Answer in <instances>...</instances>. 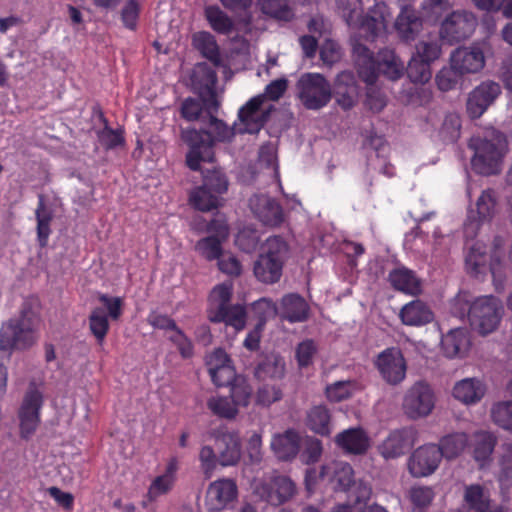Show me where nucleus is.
Segmentation results:
<instances>
[{
  "label": "nucleus",
  "instance_id": "f257e3e1",
  "mask_svg": "<svg viewBox=\"0 0 512 512\" xmlns=\"http://www.w3.org/2000/svg\"><path fill=\"white\" fill-rule=\"evenodd\" d=\"M209 125L214 137L207 130L187 128L182 131V140L189 146L186 155V164L192 171H199L201 162L213 160V146L215 141L225 142L235 135V128L229 127L222 120L209 113Z\"/></svg>",
  "mask_w": 512,
  "mask_h": 512
},
{
  "label": "nucleus",
  "instance_id": "f03ea898",
  "mask_svg": "<svg viewBox=\"0 0 512 512\" xmlns=\"http://www.w3.org/2000/svg\"><path fill=\"white\" fill-rule=\"evenodd\" d=\"M452 311L461 319L467 316L474 329L481 335H487L497 329L503 315V305L493 295L481 296L470 303L466 294H458L452 304Z\"/></svg>",
  "mask_w": 512,
  "mask_h": 512
},
{
  "label": "nucleus",
  "instance_id": "7ed1b4c3",
  "mask_svg": "<svg viewBox=\"0 0 512 512\" xmlns=\"http://www.w3.org/2000/svg\"><path fill=\"white\" fill-rule=\"evenodd\" d=\"M288 88V80L280 78L271 81L265 87L264 95H257L251 98L244 106L239 109L238 119L243 125V128H239L240 134L258 133L268 121L270 110L261 111V106L264 102L265 97L271 101L279 100Z\"/></svg>",
  "mask_w": 512,
  "mask_h": 512
},
{
  "label": "nucleus",
  "instance_id": "20e7f679",
  "mask_svg": "<svg viewBox=\"0 0 512 512\" xmlns=\"http://www.w3.org/2000/svg\"><path fill=\"white\" fill-rule=\"evenodd\" d=\"M492 139H473L471 147L475 154L471 160L473 170L481 175H496L501 170L507 141L501 132H493Z\"/></svg>",
  "mask_w": 512,
  "mask_h": 512
},
{
  "label": "nucleus",
  "instance_id": "39448f33",
  "mask_svg": "<svg viewBox=\"0 0 512 512\" xmlns=\"http://www.w3.org/2000/svg\"><path fill=\"white\" fill-rule=\"evenodd\" d=\"M37 316L28 305H23L18 319H10L0 329V349L24 350L35 342L34 325Z\"/></svg>",
  "mask_w": 512,
  "mask_h": 512
},
{
  "label": "nucleus",
  "instance_id": "423d86ee",
  "mask_svg": "<svg viewBox=\"0 0 512 512\" xmlns=\"http://www.w3.org/2000/svg\"><path fill=\"white\" fill-rule=\"evenodd\" d=\"M228 187V178L221 169L207 170L203 173L202 184L191 191L189 202L199 211H211L222 205V196Z\"/></svg>",
  "mask_w": 512,
  "mask_h": 512
},
{
  "label": "nucleus",
  "instance_id": "0eeeda50",
  "mask_svg": "<svg viewBox=\"0 0 512 512\" xmlns=\"http://www.w3.org/2000/svg\"><path fill=\"white\" fill-rule=\"evenodd\" d=\"M298 98L309 110L325 107L332 98V89L327 79L320 73H304L296 83Z\"/></svg>",
  "mask_w": 512,
  "mask_h": 512
},
{
  "label": "nucleus",
  "instance_id": "6e6552de",
  "mask_svg": "<svg viewBox=\"0 0 512 512\" xmlns=\"http://www.w3.org/2000/svg\"><path fill=\"white\" fill-rule=\"evenodd\" d=\"M43 404V393L37 388L35 382H30L18 410L21 438L29 439L36 432L41 422L40 414Z\"/></svg>",
  "mask_w": 512,
  "mask_h": 512
},
{
  "label": "nucleus",
  "instance_id": "1a4fd4ad",
  "mask_svg": "<svg viewBox=\"0 0 512 512\" xmlns=\"http://www.w3.org/2000/svg\"><path fill=\"white\" fill-rule=\"evenodd\" d=\"M403 411L408 418L416 420L431 414L435 406V394L425 381L414 383L403 399Z\"/></svg>",
  "mask_w": 512,
  "mask_h": 512
},
{
  "label": "nucleus",
  "instance_id": "9d476101",
  "mask_svg": "<svg viewBox=\"0 0 512 512\" xmlns=\"http://www.w3.org/2000/svg\"><path fill=\"white\" fill-rule=\"evenodd\" d=\"M254 493L270 505L279 506L294 496L296 485L287 476L275 475L256 482Z\"/></svg>",
  "mask_w": 512,
  "mask_h": 512
},
{
  "label": "nucleus",
  "instance_id": "9b49d317",
  "mask_svg": "<svg viewBox=\"0 0 512 512\" xmlns=\"http://www.w3.org/2000/svg\"><path fill=\"white\" fill-rule=\"evenodd\" d=\"M497 199L493 189L483 190L476 201V208L468 210L463 232L466 239H474L483 223L491 221L495 214Z\"/></svg>",
  "mask_w": 512,
  "mask_h": 512
},
{
  "label": "nucleus",
  "instance_id": "f8f14e48",
  "mask_svg": "<svg viewBox=\"0 0 512 512\" xmlns=\"http://www.w3.org/2000/svg\"><path fill=\"white\" fill-rule=\"evenodd\" d=\"M238 498V486L233 479L220 478L211 482L205 495V506L210 512L232 508Z\"/></svg>",
  "mask_w": 512,
  "mask_h": 512
},
{
  "label": "nucleus",
  "instance_id": "ddd939ff",
  "mask_svg": "<svg viewBox=\"0 0 512 512\" xmlns=\"http://www.w3.org/2000/svg\"><path fill=\"white\" fill-rule=\"evenodd\" d=\"M327 479L336 491H346L354 483V471L346 462H332L321 467L317 474L315 469H309L306 473V482Z\"/></svg>",
  "mask_w": 512,
  "mask_h": 512
},
{
  "label": "nucleus",
  "instance_id": "4468645a",
  "mask_svg": "<svg viewBox=\"0 0 512 512\" xmlns=\"http://www.w3.org/2000/svg\"><path fill=\"white\" fill-rule=\"evenodd\" d=\"M476 27V18L470 12L454 11L441 24V38L449 42H460L472 35Z\"/></svg>",
  "mask_w": 512,
  "mask_h": 512
},
{
  "label": "nucleus",
  "instance_id": "2eb2a0df",
  "mask_svg": "<svg viewBox=\"0 0 512 512\" xmlns=\"http://www.w3.org/2000/svg\"><path fill=\"white\" fill-rule=\"evenodd\" d=\"M436 444H426L412 452L408 460V470L413 477H427L433 474L442 460Z\"/></svg>",
  "mask_w": 512,
  "mask_h": 512
},
{
  "label": "nucleus",
  "instance_id": "dca6fc26",
  "mask_svg": "<svg viewBox=\"0 0 512 512\" xmlns=\"http://www.w3.org/2000/svg\"><path fill=\"white\" fill-rule=\"evenodd\" d=\"M382 378L389 384L397 385L406 376V362L402 352L395 347L386 348L375 361Z\"/></svg>",
  "mask_w": 512,
  "mask_h": 512
},
{
  "label": "nucleus",
  "instance_id": "f3484780",
  "mask_svg": "<svg viewBox=\"0 0 512 512\" xmlns=\"http://www.w3.org/2000/svg\"><path fill=\"white\" fill-rule=\"evenodd\" d=\"M416 431L412 427L393 430L378 446L379 454L386 460L396 459L413 447Z\"/></svg>",
  "mask_w": 512,
  "mask_h": 512
},
{
  "label": "nucleus",
  "instance_id": "a211bd4d",
  "mask_svg": "<svg viewBox=\"0 0 512 512\" xmlns=\"http://www.w3.org/2000/svg\"><path fill=\"white\" fill-rule=\"evenodd\" d=\"M501 87L494 81H485L469 94L467 112L471 118H479L500 95Z\"/></svg>",
  "mask_w": 512,
  "mask_h": 512
},
{
  "label": "nucleus",
  "instance_id": "6ab92c4d",
  "mask_svg": "<svg viewBox=\"0 0 512 512\" xmlns=\"http://www.w3.org/2000/svg\"><path fill=\"white\" fill-rule=\"evenodd\" d=\"M219 450V464L223 467L236 465L241 458V442L236 432L217 429L212 432Z\"/></svg>",
  "mask_w": 512,
  "mask_h": 512
},
{
  "label": "nucleus",
  "instance_id": "aec40b11",
  "mask_svg": "<svg viewBox=\"0 0 512 512\" xmlns=\"http://www.w3.org/2000/svg\"><path fill=\"white\" fill-rule=\"evenodd\" d=\"M250 207L255 217L265 226L278 227L284 221L282 206L267 195H256L251 198Z\"/></svg>",
  "mask_w": 512,
  "mask_h": 512
},
{
  "label": "nucleus",
  "instance_id": "412c9836",
  "mask_svg": "<svg viewBox=\"0 0 512 512\" xmlns=\"http://www.w3.org/2000/svg\"><path fill=\"white\" fill-rule=\"evenodd\" d=\"M177 471L178 460L173 457L169 459L164 473L155 477L151 482L148 491L141 502V506L143 508H148L150 503L156 501L160 496L168 494L172 490L177 479Z\"/></svg>",
  "mask_w": 512,
  "mask_h": 512
},
{
  "label": "nucleus",
  "instance_id": "4be33fe9",
  "mask_svg": "<svg viewBox=\"0 0 512 512\" xmlns=\"http://www.w3.org/2000/svg\"><path fill=\"white\" fill-rule=\"evenodd\" d=\"M205 62L197 63L190 74L191 89L200 97L215 96L217 73Z\"/></svg>",
  "mask_w": 512,
  "mask_h": 512
},
{
  "label": "nucleus",
  "instance_id": "5701e85b",
  "mask_svg": "<svg viewBox=\"0 0 512 512\" xmlns=\"http://www.w3.org/2000/svg\"><path fill=\"white\" fill-rule=\"evenodd\" d=\"M450 62L463 75L480 71L484 67L485 58L477 46L460 47L451 54Z\"/></svg>",
  "mask_w": 512,
  "mask_h": 512
},
{
  "label": "nucleus",
  "instance_id": "b1692460",
  "mask_svg": "<svg viewBox=\"0 0 512 512\" xmlns=\"http://www.w3.org/2000/svg\"><path fill=\"white\" fill-rule=\"evenodd\" d=\"M388 7L384 2L375 3L360 21V30L366 40L373 41L386 29Z\"/></svg>",
  "mask_w": 512,
  "mask_h": 512
},
{
  "label": "nucleus",
  "instance_id": "393cba45",
  "mask_svg": "<svg viewBox=\"0 0 512 512\" xmlns=\"http://www.w3.org/2000/svg\"><path fill=\"white\" fill-rule=\"evenodd\" d=\"M335 443L347 454L363 455L370 447V438L363 428L356 427L338 433Z\"/></svg>",
  "mask_w": 512,
  "mask_h": 512
},
{
  "label": "nucleus",
  "instance_id": "a878e982",
  "mask_svg": "<svg viewBox=\"0 0 512 512\" xmlns=\"http://www.w3.org/2000/svg\"><path fill=\"white\" fill-rule=\"evenodd\" d=\"M353 52L360 79L368 85H373L379 76L378 57L375 58L373 52L362 44L355 45Z\"/></svg>",
  "mask_w": 512,
  "mask_h": 512
},
{
  "label": "nucleus",
  "instance_id": "bb28decb",
  "mask_svg": "<svg viewBox=\"0 0 512 512\" xmlns=\"http://www.w3.org/2000/svg\"><path fill=\"white\" fill-rule=\"evenodd\" d=\"M309 305L297 293H289L282 297L278 314L281 319L290 323L304 322L309 318Z\"/></svg>",
  "mask_w": 512,
  "mask_h": 512
},
{
  "label": "nucleus",
  "instance_id": "cd10ccee",
  "mask_svg": "<svg viewBox=\"0 0 512 512\" xmlns=\"http://www.w3.org/2000/svg\"><path fill=\"white\" fill-rule=\"evenodd\" d=\"M246 309L240 304H229L225 307H213L208 310V319L213 323H225L240 331L246 325Z\"/></svg>",
  "mask_w": 512,
  "mask_h": 512
},
{
  "label": "nucleus",
  "instance_id": "c85d7f7f",
  "mask_svg": "<svg viewBox=\"0 0 512 512\" xmlns=\"http://www.w3.org/2000/svg\"><path fill=\"white\" fill-rule=\"evenodd\" d=\"M399 317L406 326L420 327L431 323L434 320V313L427 303L416 299L401 308Z\"/></svg>",
  "mask_w": 512,
  "mask_h": 512
},
{
  "label": "nucleus",
  "instance_id": "c756f323",
  "mask_svg": "<svg viewBox=\"0 0 512 512\" xmlns=\"http://www.w3.org/2000/svg\"><path fill=\"white\" fill-rule=\"evenodd\" d=\"M332 94L337 104L344 110H349L355 105L358 91L352 73L344 71L337 75Z\"/></svg>",
  "mask_w": 512,
  "mask_h": 512
},
{
  "label": "nucleus",
  "instance_id": "7c9ffc66",
  "mask_svg": "<svg viewBox=\"0 0 512 512\" xmlns=\"http://www.w3.org/2000/svg\"><path fill=\"white\" fill-rule=\"evenodd\" d=\"M300 443L299 433L294 429H288L284 433L273 437L271 448L279 460L289 461L299 453Z\"/></svg>",
  "mask_w": 512,
  "mask_h": 512
},
{
  "label": "nucleus",
  "instance_id": "2f4dec72",
  "mask_svg": "<svg viewBox=\"0 0 512 512\" xmlns=\"http://www.w3.org/2000/svg\"><path fill=\"white\" fill-rule=\"evenodd\" d=\"M395 29L401 40L413 41L422 30V19L414 9L405 7L395 21Z\"/></svg>",
  "mask_w": 512,
  "mask_h": 512
},
{
  "label": "nucleus",
  "instance_id": "473e14b6",
  "mask_svg": "<svg viewBox=\"0 0 512 512\" xmlns=\"http://www.w3.org/2000/svg\"><path fill=\"white\" fill-rule=\"evenodd\" d=\"M388 280L395 290L405 294L418 295L421 292L419 278L414 271L406 267H398L390 271Z\"/></svg>",
  "mask_w": 512,
  "mask_h": 512
},
{
  "label": "nucleus",
  "instance_id": "72a5a7b5",
  "mask_svg": "<svg viewBox=\"0 0 512 512\" xmlns=\"http://www.w3.org/2000/svg\"><path fill=\"white\" fill-rule=\"evenodd\" d=\"M284 266L278 264L271 258L261 254L253 264V273L255 278L263 284H275L280 281Z\"/></svg>",
  "mask_w": 512,
  "mask_h": 512
},
{
  "label": "nucleus",
  "instance_id": "f704fd0d",
  "mask_svg": "<svg viewBox=\"0 0 512 512\" xmlns=\"http://www.w3.org/2000/svg\"><path fill=\"white\" fill-rule=\"evenodd\" d=\"M305 423L309 430L320 436L328 437L332 432L331 413L324 405L310 408Z\"/></svg>",
  "mask_w": 512,
  "mask_h": 512
},
{
  "label": "nucleus",
  "instance_id": "c9c22d12",
  "mask_svg": "<svg viewBox=\"0 0 512 512\" xmlns=\"http://www.w3.org/2000/svg\"><path fill=\"white\" fill-rule=\"evenodd\" d=\"M469 343V337L464 328L451 329L441 339L442 350L448 358L459 356L462 352H465Z\"/></svg>",
  "mask_w": 512,
  "mask_h": 512
},
{
  "label": "nucleus",
  "instance_id": "e433bc0d",
  "mask_svg": "<svg viewBox=\"0 0 512 512\" xmlns=\"http://www.w3.org/2000/svg\"><path fill=\"white\" fill-rule=\"evenodd\" d=\"M35 216L37 221V241L41 248H44L48 244L49 236L51 234V222L53 220V213L45 203L44 195L38 196V204L35 210Z\"/></svg>",
  "mask_w": 512,
  "mask_h": 512
},
{
  "label": "nucleus",
  "instance_id": "4c0bfd02",
  "mask_svg": "<svg viewBox=\"0 0 512 512\" xmlns=\"http://www.w3.org/2000/svg\"><path fill=\"white\" fill-rule=\"evenodd\" d=\"M193 45L212 66L220 67L222 59L215 37L209 32H199L193 36Z\"/></svg>",
  "mask_w": 512,
  "mask_h": 512
},
{
  "label": "nucleus",
  "instance_id": "58836bf2",
  "mask_svg": "<svg viewBox=\"0 0 512 512\" xmlns=\"http://www.w3.org/2000/svg\"><path fill=\"white\" fill-rule=\"evenodd\" d=\"M485 393V388L479 380L467 378L459 381L453 388V396L465 404L478 402Z\"/></svg>",
  "mask_w": 512,
  "mask_h": 512
},
{
  "label": "nucleus",
  "instance_id": "ea45409f",
  "mask_svg": "<svg viewBox=\"0 0 512 512\" xmlns=\"http://www.w3.org/2000/svg\"><path fill=\"white\" fill-rule=\"evenodd\" d=\"M464 506L468 512H482L490 507V497L480 484L465 486L463 496Z\"/></svg>",
  "mask_w": 512,
  "mask_h": 512
},
{
  "label": "nucleus",
  "instance_id": "a19ab883",
  "mask_svg": "<svg viewBox=\"0 0 512 512\" xmlns=\"http://www.w3.org/2000/svg\"><path fill=\"white\" fill-rule=\"evenodd\" d=\"M260 254L284 266L290 255V246L282 236H270L263 244Z\"/></svg>",
  "mask_w": 512,
  "mask_h": 512
},
{
  "label": "nucleus",
  "instance_id": "79ce46f5",
  "mask_svg": "<svg viewBox=\"0 0 512 512\" xmlns=\"http://www.w3.org/2000/svg\"><path fill=\"white\" fill-rule=\"evenodd\" d=\"M379 74L390 80H397L403 74L404 65L391 49L385 48L378 53Z\"/></svg>",
  "mask_w": 512,
  "mask_h": 512
},
{
  "label": "nucleus",
  "instance_id": "37998d69",
  "mask_svg": "<svg viewBox=\"0 0 512 512\" xmlns=\"http://www.w3.org/2000/svg\"><path fill=\"white\" fill-rule=\"evenodd\" d=\"M443 40L440 33L439 35L429 34L426 39L419 41L416 45V53L414 56L431 64L440 57Z\"/></svg>",
  "mask_w": 512,
  "mask_h": 512
},
{
  "label": "nucleus",
  "instance_id": "c03bdc74",
  "mask_svg": "<svg viewBox=\"0 0 512 512\" xmlns=\"http://www.w3.org/2000/svg\"><path fill=\"white\" fill-rule=\"evenodd\" d=\"M257 4L263 14L277 21L289 22L294 17L288 0H257Z\"/></svg>",
  "mask_w": 512,
  "mask_h": 512
},
{
  "label": "nucleus",
  "instance_id": "a18cd8bd",
  "mask_svg": "<svg viewBox=\"0 0 512 512\" xmlns=\"http://www.w3.org/2000/svg\"><path fill=\"white\" fill-rule=\"evenodd\" d=\"M468 444V436L466 433H452L444 436L440 440L438 449L441 451L442 457L454 459L458 457Z\"/></svg>",
  "mask_w": 512,
  "mask_h": 512
},
{
  "label": "nucleus",
  "instance_id": "49530a36",
  "mask_svg": "<svg viewBox=\"0 0 512 512\" xmlns=\"http://www.w3.org/2000/svg\"><path fill=\"white\" fill-rule=\"evenodd\" d=\"M285 374V364L278 358H265L258 363L254 375L259 381L282 379Z\"/></svg>",
  "mask_w": 512,
  "mask_h": 512
},
{
  "label": "nucleus",
  "instance_id": "de8ad7c7",
  "mask_svg": "<svg viewBox=\"0 0 512 512\" xmlns=\"http://www.w3.org/2000/svg\"><path fill=\"white\" fill-rule=\"evenodd\" d=\"M88 323L91 334L95 337L97 343L102 345L110 329L109 318L105 310L101 307L92 309L88 317Z\"/></svg>",
  "mask_w": 512,
  "mask_h": 512
},
{
  "label": "nucleus",
  "instance_id": "09e8293b",
  "mask_svg": "<svg viewBox=\"0 0 512 512\" xmlns=\"http://www.w3.org/2000/svg\"><path fill=\"white\" fill-rule=\"evenodd\" d=\"M100 120L103 122V129L97 131V138L101 146L106 150H112L124 145L125 138L122 129H112L108 125V120L100 111Z\"/></svg>",
  "mask_w": 512,
  "mask_h": 512
},
{
  "label": "nucleus",
  "instance_id": "8fccbe9b",
  "mask_svg": "<svg viewBox=\"0 0 512 512\" xmlns=\"http://www.w3.org/2000/svg\"><path fill=\"white\" fill-rule=\"evenodd\" d=\"M205 16L211 28L219 34L228 35L234 29L232 19L218 6H208L205 9Z\"/></svg>",
  "mask_w": 512,
  "mask_h": 512
},
{
  "label": "nucleus",
  "instance_id": "3c124183",
  "mask_svg": "<svg viewBox=\"0 0 512 512\" xmlns=\"http://www.w3.org/2000/svg\"><path fill=\"white\" fill-rule=\"evenodd\" d=\"M496 437L489 432H479L475 434L474 458L481 466L490 459L496 446Z\"/></svg>",
  "mask_w": 512,
  "mask_h": 512
},
{
  "label": "nucleus",
  "instance_id": "603ef678",
  "mask_svg": "<svg viewBox=\"0 0 512 512\" xmlns=\"http://www.w3.org/2000/svg\"><path fill=\"white\" fill-rule=\"evenodd\" d=\"M208 409L217 417L232 420L239 413V408L230 397L214 396L207 401Z\"/></svg>",
  "mask_w": 512,
  "mask_h": 512
},
{
  "label": "nucleus",
  "instance_id": "864d4df0",
  "mask_svg": "<svg viewBox=\"0 0 512 512\" xmlns=\"http://www.w3.org/2000/svg\"><path fill=\"white\" fill-rule=\"evenodd\" d=\"M229 397L240 407H247L252 399L253 388L244 376H238L234 382L229 386Z\"/></svg>",
  "mask_w": 512,
  "mask_h": 512
},
{
  "label": "nucleus",
  "instance_id": "5fc2aeb1",
  "mask_svg": "<svg viewBox=\"0 0 512 512\" xmlns=\"http://www.w3.org/2000/svg\"><path fill=\"white\" fill-rule=\"evenodd\" d=\"M225 241L208 235L196 242L195 250L207 261L218 260L223 256V243Z\"/></svg>",
  "mask_w": 512,
  "mask_h": 512
},
{
  "label": "nucleus",
  "instance_id": "6e6d98bb",
  "mask_svg": "<svg viewBox=\"0 0 512 512\" xmlns=\"http://www.w3.org/2000/svg\"><path fill=\"white\" fill-rule=\"evenodd\" d=\"M406 73L410 81L413 83L424 84L432 77L430 63L425 62L414 55L408 63Z\"/></svg>",
  "mask_w": 512,
  "mask_h": 512
},
{
  "label": "nucleus",
  "instance_id": "4d7b16f0",
  "mask_svg": "<svg viewBox=\"0 0 512 512\" xmlns=\"http://www.w3.org/2000/svg\"><path fill=\"white\" fill-rule=\"evenodd\" d=\"M199 462L201 471L206 479L211 478L217 465L219 464V456L216 454L213 447L204 445L199 451Z\"/></svg>",
  "mask_w": 512,
  "mask_h": 512
},
{
  "label": "nucleus",
  "instance_id": "13d9d810",
  "mask_svg": "<svg viewBox=\"0 0 512 512\" xmlns=\"http://www.w3.org/2000/svg\"><path fill=\"white\" fill-rule=\"evenodd\" d=\"M462 74L450 64V67H443L436 75V83L441 91L454 89L461 79Z\"/></svg>",
  "mask_w": 512,
  "mask_h": 512
},
{
  "label": "nucleus",
  "instance_id": "bf43d9fd",
  "mask_svg": "<svg viewBox=\"0 0 512 512\" xmlns=\"http://www.w3.org/2000/svg\"><path fill=\"white\" fill-rule=\"evenodd\" d=\"M282 398V390L276 385L263 384L255 395V404L268 407Z\"/></svg>",
  "mask_w": 512,
  "mask_h": 512
},
{
  "label": "nucleus",
  "instance_id": "052dcab7",
  "mask_svg": "<svg viewBox=\"0 0 512 512\" xmlns=\"http://www.w3.org/2000/svg\"><path fill=\"white\" fill-rule=\"evenodd\" d=\"M252 309L259 319L258 326L264 325L268 319L278 315L277 304L268 298H261L255 301Z\"/></svg>",
  "mask_w": 512,
  "mask_h": 512
},
{
  "label": "nucleus",
  "instance_id": "680f3d73",
  "mask_svg": "<svg viewBox=\"0 0 512 512\" xmlns=\"http://www.w3.org/2000/svg\"><path fill=\"white\" fill-rule=\"evenodd\" d=\"M492 419L499 427L512 430V402H501L493 406Z\"/></svg>",
  "mask_w": 512,
  "mask_h": 512
},
{
  "label": "nucleus",
  "instance_id": "e2e57ef3",
  "mask_svg": "<svg viewBox=\"0 0 512 512\" xmlns=\"http://www.w3.org/2000/svg\"><path fill=\"white\" fill-rule=\"evenodd\" d=\"M317 352V345L312 339H306L300 342L295 350V358L300 368L308 367L312 364L313 358Z\"/></svg>",
  "mask_w": 512,
  "mask_h": 512
},
{
  "label": "nucleus",
  "instance_id": "0e129e2a",
  "mask_svg": "<svg viewBox=\"0 0 512 512\" xmlns=\"http://www.w3.org/2000/svg\"><path fill=\"white\" fill-rule=\"evenodd\" d=\"M98 300L103 304V309L108 318L118 321L123 313V300L121 297H112L108 294L100 293Z\"/></svg>",
  "mask_w": 512,
  "mask_h": 512
},
{
  "label": "nucleus",
  "instance_id": "69168bd1",
  "mask_svg": "<svg viewBox=\"0 0 512 512\" xmlns=\"http://www.w3.org/2000/svg\"><path fill=\"white\" fill-rule=\"evenodd\" d=\"M322 442L314 437H307L304 442V448L301 453V460L306 464L317 462L322 455Z\"/></svg>",
  "mask_w": 512,
  "mask_h": 512
},
{
  "label": "nucleus",
  "instance_id": "338daca9",
  "mask_svg": "<svg viewBox=\"0 0 512 512\" xmlns=\"http://www.w3.org/2000/svg\"><path fill=\"white\" fill-rule=\"evenodd\" d=\"M326 396L332 402H341L351 397V382L338 381L326 387Z\"/></svg>",
  "mask_w": 512,
  "mask_h": 512
},
{
  "label": "nucleus",
  "instance_id": "774afa93",
  "mask_svg": "<svg viewBox=\"0 0 512 512\" xmlns=\"http://www.w3.org/2000/svg\"><path fill=\"white\" fill-rule=\"evenodd\" d=\"M209 236L227 240L229 237V225L224 215H215L206 225Z\"/></svg>",
  "mask_w": 512,
  "mask_h": 512
}]
</instances>
